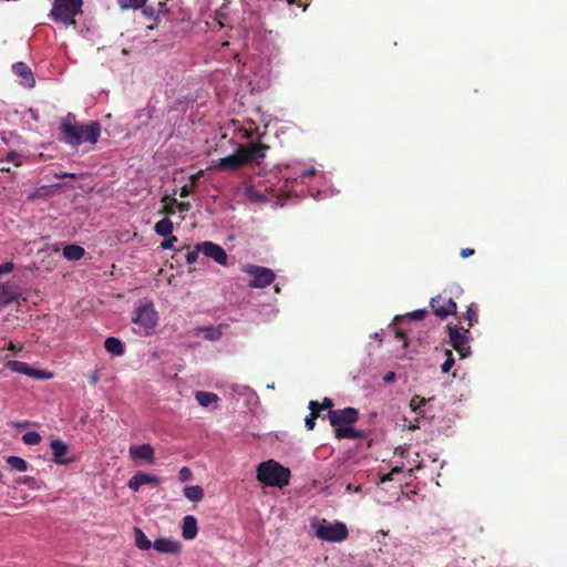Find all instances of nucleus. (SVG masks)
<instances>
[{
    "label": "nucleus",
    "mask_w": 567,
    "mask_h": 567,
    "mask_svg": "<svg viewBox=\"0 0 567 567\" xmlns=\"http://www.w3.org/2000/svg\"><path fill=\"white\" fill-rule=\"evenodd\" d=\"M147 0H124L121 1L123 8H142Z\"/></svg>",
    "instance_id": "2f4dec72"
},
{
    "label": "nucleus",
    "mask_w": 567,
    "mask_h": 567,
    "mask_svg": "<svg viewBox=\"0 0 567 567\" xmlns=\"http://www.w3.org/2000/svg\"><path fill=\"white\" fill-rule=\"evenodd\" d=\"M175 241H177V238L175 236H171L162 241L161 247L163 249H172Z\"/></svg>",
    "instance_id": "e433bc0d"
},
{
    "label": "nucleus",
    "mask_w": 567,
    "mask_h": 567,
    "mask_svg": "<svg viewBox=\"0 0 567 567\" xmlns=\"http://www.w3.org/2000/svg\"><path fill=\"white\" fill-rule=\"evenodd\" d=\"M195 398L199 405L204 408L212 406L214 404H217L219 401V398L217 394L213 392H206V391H197L195 394Z\"/></svg>",
    "instance_id": "4be33fe9"
},
{
    "label": "nucleus",
    "mask_w": 567,
    "mask_h": 567,
    "mask_svg": "<svg viewBox=\"0 0 567 567\" xmlns=\"http://www.w3.org/2000/svg\"><path fill=\"white\" fill-rule=\"evenodd\" d=\"M320 409L323 410H332L333 401L330 398H324L321 403H319Z\"/></svg>",
    "instance_id": "79ce46f5"
},
{
    "label": "nucleus",
    "mask_w": 567,
    "mask_h": 567,
    "mask_svg": "<svg viewBox=\"0 0 567 567\" xmlns=\"http://www.w3.org/2000/svg\"><path fill=\"white\" fill-rule=\"evenodd\" d=\"M379 533H381L383 536L388 535V532H384V530H380Z\"/></svg>",
    "instance_id": "680f3d73"
},
{
    "label": "nucleus",
    "mask_w": 567,
    "mask_h": 567,
    "mask_svg": "<svg viewBox=\"0 0 567 567\" xmlns=\"http://www.w3.org/2000/svg\"><path fill=\"white\" fill-rule=\"evenodd\" d=\"M1 172H6V173H10L11 172V168L8 167V165H4L3 167L0 168Z\"/></svg>",
    "instance_id": "4d7b16f0"
},
{
    "label": "nucleus",
    "mask_w": 567,
    "mask_h": 567,
    "mask_svg": "<svg viewBox=\"0 0 567 567\" xmlns=\"http://www.w3.org/2000/svg\"><path fill=\"white\" fill-rule=\"evenodd\" d=\"M62 177H71V178H74V177H75V175H74V174H72V173H65V174H63V175H62Z\"/></svg>",
    "instance_id": "13d9d810"
},
{
    "label": "nucleus",
    "mask_w": 567,
    "mask_h": 567,
    "mask_svg": "<svg viewBox=\"0 0 567 567\" xmlns=\"http://www.w3.org/2000/svg\"><path fill=\"white\" fill-rule=\"evenodd\" d=\"M82 0H54L50 18L65 25H74L75 17L81 12Z\"/></svg>",
    "instance_id": "423d86ee"
},
{
    "label": "nucleus",
    "mask_w": 567,
    "mask_h": 567,
    "mask_svg": "<svg viewBox=\"0 0 567 567\" xmlns=\"http://www.w3.org/2000/svg\"><path fill=\"white\" fill-rule=\"evenodd\" d=\"M197 249L200 250V252H203L206 257L212 258L217 264L227 266L228 255L221 246L213 241H203L197 245Z\"/></svg>",
    "instance_id": "9b49d317"
},
{
    "label": "nucleus",
    "mask_w": 567,
    "mask_h": 567,
    "mask_svg": "<svg viewBox=\"0 0 567 567\" xmlns=\"http://www.w3.org/2000/svg\"><path fill=\"white\" fill-rule=\"evenodd\" d=\"M173 221L167 217L157 221L154 227L156 234L163 237L169 236L173 233Z\"/></svg>",
    "instance_id": "393cba45"
},
{
    "label": "nucleus",
    "mask_w": 567,
    "mask_h": 567,
    "mask_svg": "<svg viewBox=\"0 0 567 567\" xmlns=\"http://www.w3.org/2000/svg\"><path fill=\"white\" fill-rule=\"evenodd\" d=\"M190 193H192L190 187H189L188 185H185V186H183V187L181 188L179 196H181V197H187V196H189V195H190Z\"/></svg>",
    "instance_id": "09e8293b"
},
{
    "label": "nucleus",
    "mask_w": 567,
    "mask_h": 567,
    "mask_svg": "<svg viewBox=\"0 0 567 567\" xmlns=\"http://www.w3.org/2000/svg\"><path fill=\"white\" fill-rule=\"evenodd\" d=\"M31 480H32L31 477H27V478L24 480V482H25V483H30V481H31Z\"/></svg>",
    "instance_id": "e2e57ef3"
},
{
    "label": "nucleus",
    "mask_w": 567,
    "mask_h": 567,
    "mask_svg": "<svg viewBox=\"0 0 567 567\" xmlns=\"http://www.w3.org/2000/svg\"><path fill=\"white\" fill-rule=\"evenodd\" d=\"M100 380V371L99 370H94L90 375H89V383L91 385H95Z\"/></svg>",
    "instance_id": "37998d69"
},
{
    "label": "nucleus",
    "mask_w": 567,
    "mask_h": 567,
    "mask_svg": "<svg viewBox=\"0 0 567 567\" xmlns=\"http://www.w3.org/2000/svg\"><path fill=\"white\" fill-rule=\"evenodd\" d=\"M184 495L192 502H199L204 497V491L199 485L187 486L184 488Z\"/></svg>",
    "instance_id": "a878e982"
},
{
    "label": "nucleus",
    "mask_w": 567,
    "mask_h": 567,
    "mask_svg": "<svg viewBox=\"0 0 567 567\" xmlns=\"http://www.w3.org/2000/svg\"><path fill=\"white\" fill-rule=\"evenodd\" d=\"M190 203L189 202H181V203H177V209L179 212H188L190 209Z\"/></svg>",
    "instance_id": "a18cd8bd"
},
{
    "label": "nucleus",
    "mask_w": 567,
    "mask_h": 567,
    "mask_svg": "<svg viewBox=\"0 0 567 567\" xmlns=\"http://www.w3.org/2000/svg\"><path fill=\"white\" fill-rule=\"evenodd\" d=\"M474 252H475V251H474V249H472V248H464V249H462V250H461V257H462V258H467V257H470V256H473V255H474Z\"/></svg>",
    "instance_id": "8fccbe9b"
},
{
    "label": "nucleus",
    "mask_w": 567,
    "mask_h": 567,
    "mask_svg": "<svg viewBox=\"0 0 567 567\" xmlns=\"http://www.w3.org/2000/svg\"><path fill=\"white\" fill-rule=\"evenodd\" d=\"M3 350V348L0 349V352Z\"/></svg>",
    "instance_id": "0e129e2a"
},
{
    "label": "nucleus",
    "mask_w": 567,
    "mask_h": 567,
    "mask_svg": "<svg viewBox=\"0 0 567 567\" xmlns=\"http://www.w3.org/2000/svg\"><path fill=\"white\" fill-rule=\"evenodd\" d=\"M409 429H410V430L419 429V422H417V419H415V422H414L413 424H410V425H409Z\"/></svg>",
    "instance_id": "6e6d98bb"
},
{
    "label": "nucleus",
    "mask_w": 567,
    "mask_h": 567,
    "mask_svg": "<svg viewBox=\"0 0 567 567\" xmlns=\"http://www.w3.org/2000/svg\"><path fill=\"white\" fill-rule=\"evenodd\" d=\"M6 367L11 370L12 372L25 374L35 379H39L42 377V371L33 369L29 367L25 362L17 361V360H9L6 362Z\"/></svg>",
    "instance_id": "dca6fc26"
},
{
    "label": "nucleus",
    "mask_w": 567,
    "mask_h": 567,
    "mask_svg": "<svg viewBox=\"0 0 567 567\" xmlns=\"http://www.w3.org/2000/svg\"><path fill=\"white\" fill-rule=\"evenodd\" d=\"M178 477L182 482H187L192 478V471L187 466L179 470Z\"/></svg>",
    "instance_id": "f704fd0d"
},
{
    "label": "nucleus",
    "mask_w": 567,
    "mask_h": 567,
    "mask_svg": "<svg viewBox=\"0 0 567 567\" xmlns=\"http://www.w3.org/2000/svg\"><path fill=\"white\" fill-rule=\"evenodd\" d=\"M396 338L400 339V340H405V333L402 332V331H396Z\"/></svg>",
    "instance_id": "5fc2aeb1"
},
{
    "label": "nucleus",
    "mask_w": 567,
    "mask_h": 567,
    "mask_svg": "<svg viewBox=\"0 0 567 567\" xmlns=\"http://www.w3.org/2000/svg\"><path fill=\"white\" fill-rule=\"evenodd\" d=\"M426 313V309H419L409 313V317L413 320H422L425 318Z\"/></svg>",
    "instance_id": "c9c22d12"
},
{
    "label": "nucleus",
    "mask_w": 567,
    "mask_h": 567,
    "mask_svg": "<svg viewBox=\"0 0 567 567\" xmlns=\"http://www.w3.org/2000/svg\"><path fill=\"white\" fill-rule=\"evenodd\" d=\"M41 441L42 436L35 431H30L22 435V442L27 445H37Z\"/></svg>",
    "instance_id": "c85d7f7f"
},
{
    "label": "nucleus",
    "mask_w": 567,
    "mask_h": 567,
    "mask_svg": "<svg viewBox=\"0 0 567 567\" xmlns=\"http://www.w3.org/2000/svg\"><path fill=\"white\" fill-rule=\"evenodd\" d=\"M14 265L11 261H6L0 265V275L2 274H9L13 270Z\"/></svg>",
    "instance_id": "ea45409f"
},
{
    "label": "nucleus",
    "mask_w": 567,
    "mask_h": 567,
    "mask_svg": "<svg viewBox=\"0 0 567 567\" xmlns=\"http://www.w3.org/2000/svg\"><path fill=\"white\" fill-rule=\"evenodd\" d=\"M197 519L193 515H187L183 519L182 536L183 538L190 540L197 535Z\"/></svg>",
    "instance_id": "aec40b11"
},
{
    "label": "nucleus",
    "mask_w": 567,
    "mask_h": 567,
    "mask_svg": "<svg viewBox=\"0 0 567 567\" xmlns=\"http://www.w3.org/2000/svg\"><path fill=\"white\" fill-rule=\"evenodd\" d=\"M8 349L12 350V351H21L22 347L21 346L18 347L12 341H10L9 344H8Z\"/></svg>",
    "instance_id": "3c124183"
},
{
    "label": "nucleus",
    "mask_w": 567,
    "mask_h": 567,
    "mask_svg": "<svg viewBox=\"0 0 567 567\" xmlns=\"http://www.w3.org/2000/svg\"><path fill=\"white\" fill-rule=\"evenodd\" d=\"M199 252H200V250H198L197 248L195 250H188L186 256H185L186 262L189 264V265L196 262L197 259H198V254Z\"/></svg>",
    "instance_id": "72a5a7b5"
},
{
    "label": "nucleus",
    "mask_w": 567,
    "mask_h": 567,
    "mask_svg": "<svg viewBox=\"0 0 567 567\" xmlns=\"http://www.w3.org/2000/svg\"><path fill=\"white\" fill-rule=\"evenodd\" d=\"M135 546L141 550H148L153 543L145 536L144 532L140 527L133 528Z\"/></svg>",
    "instance_id": "5701e85b"
},
{
    "label": "nucleus",
    "mask_w": 567,
    "mask_h": 567,
    "mask_svg": "<svg viewBox=\"0 0 567 567\" xmlns=\"http://www.w3.org/2000/svg\"><path fill=\"white\" fill-rule=\"evenodd\" d=\"M164 213H165L166 215H173V214L175 213V209H174V207H173L172 205H166V206L164 207Z\"/></svg>",
    "instance_id": "603ef678"
},
{
    "label": "nucleus",
    "mask_w": 567,
    "mask_h": 567,
    "mask_svg": "<svg viewBox=\"0 0 567 567\" xmlns=\"http://www.w3.org/2000/svg\"><path fill=\"white\" fill-rule=\"evenodd\" d=\"M445 355H446V359L443 362V364L441 365V371L443 373L450 372L451 369L453 368L454 363H455L452 350H446L445 351Z\"/></svg>",
    "instance_id": "c756f323"
},
{
    "label": "nucleus",
    "mask_w": 567,
    "mask_h": 567,
    "mask_svg": "<svg viewBox=\"0 0 567 567\" xmlns=\"http://www.w3.org/2000/svg\"><path fill=\"white\" fill-rule=\"evenodd\" d=\"M450 344L460 354L461 359H465L471 354L467 332L463 331L457 324L449 323L446 326Z\"/></svg>",
    "instance_id": "0eeeda50"
},
{
    "label": "nucleus",
    "mask_w": 567,
    "mask_h": 567,
    "mask_svg": "<svg viewBox=\"0 0 567 567\" xmlns=\"http://www.w3.org/2000/svg\"><path fill=\"white\" fill-rule=\"evenodd\" d=\"M246 197L252 203H266L267 197L254 187H247L245 190Z\"/></svg>",
    "instance_id": "cd10ccee"
},
{
    "label": "nucleus",
    "mask_w": 567,
    "mask_h": 567,
    "mask_svg": "<svg viewBox=\"0 0 567 567\" xmlns=\"http://www.w3.org/2000/svg\"><path fill=\"white\" fill-rule=\"evenodd\" d=\"M317 536L320 539L329 542H342L348 537V528L343 523H334L329 525H321L317 529Z\"/></svg>",
    "instance_id": "9d476101"
},
{
    "label": "nucleus",
    "mask_w": 567,
    "mask_h": 567,
    "mask_svg": "<svg viewBox=\"0 0 567 567\" xmlns=\"http://www.w3.org/2000/svg\"><path fill=\"white\" fill-rule=\"evenodd\" d=\"M13 426H17V427H27V426H29V422H28V421H24V422H14V423H13Z\"/></svg>",
    "instance_id": "864d4df0"
},
{
    "label": "nucleus",
    "mask_w": 567,
    "mask_h": 567,
    "mask_svg": "<svg viewBox=\"0 0 567 567\" xmlns=\"http://www.w3.org/2000/svg\"><path fill=\"white\" fill-rule=\"evenodd\" d=\"M130 455L135 460H143L148 464L154 463V449L150 444H141L130 449Z\"/></svg>",
    "instance_id": "f3484780"
},
{
    "label": "nucleus",
    "mask_w": 567,
    "mask_h": 567,
    "mask_svg": "<svg viewBox=\"0 0 567 567\" xmlns=\"http://www.w3.org/2000/svg\"><path fill=\"white\" fill-rule=\"evenodd\" d=\"M14 74L19 78L20 84L25 87H33L35 85V79L29 65L24 62H17L12 65Z\"/></svg>",
    "instance_id": "f8f14e48"
},
{
    "label": "nucleus",
    "mask_w": 567,
    "mask_h": 567,
    "mask_svg": "<svg viewBox=\"0 0 567 567\" xmlns=\"http://www.w3.org/2000/svg\"><path fill=\"white\" fill-rule=\"evenodd\" d=\"M132 322L138 324L145 336H150L158 322V313L154 303L147 300H138L134 306Z\"/></svg>",
    "instance_id": "39448f33"
},
{
    "label": "nucleus",
    "mask_w": 567,
    "mask_h": 567,
    "mask_svg": "<svg viewBox=\"0 0 567 567\" xmlns=\"http://www.w3.org/2000/svg\"><path fill=\"white\" fill-rule=\"evenodd\" d=\"M152 547L162 554H179L182 544L178 540H174L172 538L161 537L153 543Z\"/></svg>",
    "instance_id": "2eb2a0df"
},
{
    "label": "nucleus",
    "mask_w": 567,
    "mask_h": 567,
    "mask_svg": "<svg viewBox=\"0 0 567 567\" xmlns=\"http://www.w3.org/2000/svg\"><path fill=\"white\" fill-rule=\"evenodd\" d=\"M308 408H309L311 413H313L318 417L320 416V413H321L322 410L320 409L318 401H313V400L310 401Z\"/></svg>",
    "instance_id": "4c0bfd02"
},
{
    "label": "nucleus",
    "mask_w": 567,
    "mask_h": 567,
    "mask_svg": "<svg viewBox=\"0 0 567 567\" xmlns=\"http://www.w3.org/2000/svg\"><path fill=\"white\" fill-rule=\"evenodd\" d=\"M244 136H245L246 138H251V133H250V132H245Z\"/></svg>",
    "instance_id": "052dcab7"
},
{
    "label": "nucleus",
    "mask_w": 567,
    "mask_h": 567,
    "mask_svg": "<svg viewBox=\"0 0 567 567\" xmlns=\"http://www.w3.org/2000/svg\"><path fill=\"white\" fill-rule=\"evenodd\" d=\"M268 150L269 146L260 142H251L248 145L239 144L234 153L219 158L213 168L221 172H237L248 164L259 165Z\"/></svg>",
    "instance_id": "f257e3e1"
},
{
    "label": "nucleus",
    "mask_w": 567,
    "mask_h": 567,
    "mask_svg": "<svg viewBox=\"0 0 567 567\" xmlns=\"http://www.w3.org/2000/svg\"><path fill=\"white\" fill-rule=\"evenodd\" d=\"M401 472V468L400 467H394L392 468L391 472L384 474L383 476H381V483H385V482H390L393 480V475L396 474V473H400Z\"/></svg>",
    "instance_id": "58836bf2"
},
{
    "label": "nucleus",
    "mask_w": 567,
    "mask_h": 567,
    "mask_svg": "<svg viewBox=\"0 0 567 567\" xmlns=\"http://www.w3.org/2000/svg\"><path fill=\"white\" fill-rule=\"evenodd\" d=\"M159 483H161L159 477H157L155 475H151L145 472H137L130 478L127 486L130 489L137 492L143 485H146V484L159 485Z\"/></svg>",
    "instance_id": "ddd939ff"
},
{
    "label": "nucleus",
    "mask_w": 567,
    "mask_h": 567,
    "mask_svg": "<svg viewBox=\"0 0 567 567\" xmlns=\"http://www.w3.org/2000/svg\"><path fill=\"white\" fill-rule=\"evenodd\" d=\"M433 313L440 319H446L449 316L456 315L457 305L452 297L437 295L430 301Z\"/></svg>",
    "instance_id": "1a4fd4ad"
},
{
    "label": "nucleus",
    "mask_w": 567,
    "mask_h": 567,
    "mask_svg": "<svg viewBox=\"0 0 567 567\" xmlns=\"http://www.w3.org/2000/svg\"><path fill=\"white\" fill-rule=\"evenodd\" d=\"M478 322V308L475 303H471L463 318H460V328L465 331L470 332V329Z\"/></svg>",
    "instance_id": "6ab92c4d"
},
{
    "label": "nucleus",
    "mask_w": 567,
    "mask_h": 567,
    "mask_svg": "<svg viewBox=\"0 0 567 567\" xmlns=\"http://www.w3.org/2000/svg\"><path fill=\"white\" fill-rule=\"evenodd\" d=\"M305 425L307 427L308 431H311L315 429L316 426V422L313 420H311L309 416H306L305 419Z\"/></svg>",
    "instance_id": "de8ad7c7"
},
{
    "label": "nucleus",
    "mask_w": 567,
    "mask_h": 567,
    "mask_svg": "<svg viewBox=\"0 0 567 567\" xmlns=\"http://www.w3.org/2000/svg\"><path fill=\"white\" fill-rule=\"evenodd\" d=\"M21 293L10 285H0V308L12 302L20 303Z\"/></svg>",
    "instance_id": "a211bd4d"
},
{
    "label": "nucleus",
    "mask_w": 567,
    "mask_h": 567,
    "mask_svg": "<svg viewBox=\"0 0 567 567\" xmlns=\"http://www.w3.org/2000/svg\"><path fill=\"white\" fill-rule=\"evenodd\" d=\"M396 380V374L395 372L393 371H389L388 373L384 374L383 377V381L385 383H391V382H394Z\"/></svg>",
    "instance_id": "c03bdc74"
},
{
    "label": "nucleus",
    "mask_w": 567,
    "mask_h": 567,
    "mask_svg": "<svg viewBox=\"0 0 567 567\" xmlns=\"http://www.w3.org/2000/svg\"><path fill=\"white\" fill-rule=\"evenodd\" d=\"M6 461L8 465L14 471L25 472L28 470V463L20 456L11 455L8 456Z\"/></svg>",
    "instance_id": "bb28decb"
},
{
    "label": "nucleus",
    "mask_w": 567,
    "mask_h": 567,
    "mask_svg": "<svg viewBox=\"0 0 567 567\" xmlns=\"http://www.w3.org/2000/svg\"><path fill=\"white\" fill-rule=\"evenodd\" d=\"M289 4H296L297 7L301 8L302 11L307 9L309 6V0H287Z\"/></svg>",
    "instance_id": "a19ab883"
},
{
    "label": "nucleus",
    "mask_w": 567,
    "mask_h": 567,
    "mask_svg": "<svg viewBox=\"0 0 567 567\" xmlns=\"http://www.w3.org/2000/svg\"><path fill=\"white\" fill-rule=\"evenodd\" d=\"M244 271L252 278L249 282V286L252 288L268 287L274 282L276 277L271 269L256 265L245 266Z\"/></svg>",
    "instance_id": "6e6552de"
},
{
    "label": "nucleus",
    "mask_w": 567,
    "mask_h": 567,
    "mask_svg": "<svg viewBox=\"0 0 567 567\" xmlns=\"http://www.w3.org/2000/svg\"><path fill=\"white\" fill-rule=\"evenodd\" d=\"M330 424L333 426L334 436L342 439H364L363 431L355 430L353 424L359 420V411L355 408L330 410L328 412Z\"/></svg>",
    "instance_id": "7ed1b4c3"
},
{
    "label": "nucleus",
    "mask_w": 567,
    "mask_h": 567,
    "mask_svg": "<svg viewBox=\"0 0 567 567\" xmlns=\"http://www.w3.org/2000/svg\"><path fill=\"white\" fill-rule=\"evenodd\" d=\"M207 334L205 336L207 339L214 340L219 338V332H216L213 328L206 329Z\"/></svg>",
    "instance_id": "49530a36"
},
{
    "label": "nucleus",
    "mask_w": 567,
    "mask_h": 567,
    "mask_svg": "<svg viewBox=\"0 0 567 567\" xmlns=\"http://www.w3.org/2000/svg\"><path fill=\"white\" fill-rule=\"evenodd\" d=\"M308 416H309L311 420H313L315 422H316V420L318 419V416H317V415H315V414H313V413H311V412L309 413V415H308Z\"/></svg>",
    "instance_id": "bf43d9fd"
},
{
    "label": "nucleus",
    "mask_w": 567,
    "mask_h": 567,
    "mask_svg": "<svg viewBox=\"0 0 567 567\" xmlns=\"http://www.w3.org/2000/svg\"><path fill=\"white\" fill-rule=\"evenodd\" d=\"M84 254V248L79 245H68L63 248V256L69 260H80Z\"/></svg>",
    "instance_id": "b1692460"
},
{
    "label": "nucleus",
    "mask_w": 567,
    "mask_h": 567,
    "mask_svg": "<svg viewBox=\"0 0 567 567\" xmlns=\"http://www.w3.org/2000/svg\"><path fill=\"white\" fill-rule=\"evenodd\" d=\"M20 158H21V155L17 152L12 151V152L8 153L4 161L12 162L17 167H19L22 165V162L20 161Z\"/></svg>",
    "instance_id": "473e14b6"
},
{
    "label": "nucleus",
    "mask_w": 567,
    "mask_h": 567,
    "mask_svg": "<svg viewBox=\"0 0 567 567\" xmlns=\"http://www.w3.org/2000/svg\"><path fill=\"white\" fill-rule=\"evenodd\" d=\"M257 480L265 486L282 488L289 484L291 472L275 460L259 463Z\"/></svg>",
    "instance_id": "20e7f679"
},
{
    "label": "nucleus",
    "mask_w": 567,
    "mask_h": 567,
    "mask_svg": "<svg viewBox=\"0 0 567 567\" xmlns=\"http://www.w3.org/2000/svg\"><path fill=\"white\" fill-rule=\"evenodd\" d=\"M104 349L112 355L121 357L125 352L123 342L115 337H109L104 341Z\"/></svg>",
    "instance_id": "412c9836"
},
{
    "label": "nucleus",
    "mask_w": 567,
    "mask_h": 567,
    "mask_svg": "<svg viewBox=\"0 0 567 567\" xmlns=\"http://www.w3.org/2000/svg\"><path fill=\"white\" fill-rule=\"evenodd\" d=\"M50 449L52 451V461L56 464H68L72 462V458H66V454L69 452V446L62 440H52L50 443Z\"/></svg>",
    "instance_id": "4468645a"
},
{
    "label": "nucleus",
    "mask_w": 567,
    "mask_h": 567,
    "mask_svg": "<svg viewBox=\"0 0 567 567\" xmlns=\"http://www.w3.org/2000/svg\"><path fill=\"white\" fill-rule=\"evenodd\" d=\"M426 400L420 395H414L410 401V408L413 412H417L423 405H425Z\"/></svg>",
    "instance_id": "7c9ffc66"
},
{
    "label": "nucleus",
    "mask_w": 567,
    "mask_h": 567,
    "mask_svg": "<svg viewBox=\"0 0 567 567\" xmlns=\"http://www.w3.org/2000/svg\"><path fill=\"white\" fill-rule=\"evenodd\" d=\"M60 130L63 134L62 140L71 146H79L83 143L95 144L101 135L100 122L76 124L75 116L72 113H69L61 121Z\"/></svg>",
    "instance_id": "f03ea898"
}]
</instances>
